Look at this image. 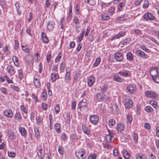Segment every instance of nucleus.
I'll return each mask as SVG.
<instances>
[{"label":"nucleus","mask_w":159,"mask_h":159,"mask_svg":"<svg viewBox=\"0 0 159 159\" xmlns=\"http://www.w3.org/2000/svg\"><path fill=\"white\" fill-rule=\"evenodd\" d=\"M82 129L83 132L85 134L89 135L90 133V131L85 125H82Z\"/></svg>","instance_id":"obj_24"},{"label":"nucleus","mask_w":159,"mask_h":159,"mask_svg":"<svg viewBox=\"0 0 159 159\" xmlns=\"http://www.w3.org/2000/svg\"><path fill=\"white\" fill-rule=\"evenodd\" d=\"M19 130L22 136H25L27 134L26 130L23 127L20 126L19 128Z\"/></svg>","instance_id":"obj_22"},{"label":"nucleus","mask_w":159,"mask_h":159,"mask_svg":"<svg viewBox=\"0 0 159 159\" xmlns=\"http://www.w3.org/2000/svg\"><path fill=\"white\" fill-rule=\"evenodd\" d=\"M63 148L62 146H59L58 149V151L59 153L61 155H63L64 154Z\"/></svg>","instance_id":"obj_52"},{"label":"nucleus","mask_w":159,"mask_h":159,"mask_svg":"<svg viewBox=\"0 0 159 159\" xmlns=\"http://www.w3.org/2000/svg\"><path fill=\"white\" fill-rule=\"evenodd\" d=\"M142 1L143 0H136L134 2V4L135 6H138L140 4Z\"/></svg>","instance_id":"obj_60"},{"label":"nucleus","mask_w":159,"mask_h":159,"mask_svg":"<svg viewBox=\"0 0 159 159\" xmlns=\"http://www.w3.org/2000/svg\"><path fill=\"white\" fill-rule=\"evenodd\" d=\"M87 100L86 99H83L80 102L78 103V107L87 106V104L86 102Z\"/></svg>","instance_id":"obj_28"},{"label":"nucleus","mask_w":159,"mask_h":159,"mask_svg":"<svg viewBox=\"0 0 159 159\" xmlns=\"http://www.w3.org/2000/svg\"><path fill=\"white\" fill-rule=\"evenodd\" d=\"M12 60L14 62V65L16 66H18L19 63H18V59L16 56L13 57Z\"/></svg>","instance_id":"obj_33"},{"label":"nucleus","mask_w":159,"mask_h":159,"mask_svg":"<svg viewBox=\"0 0 159 159\" xmlns=\"http://www.w3.org/2000/svg\"><path fill=\"white\" fill-rule=\"evenodd\" d=\"M22 50L25 51L27 53H29L30 52V49L29 48H28L26 45L23 46L21 45Z\"/></svg>","instance_id":"obj_48"},{"label":"nucleus","mask_w":159,"mask_h":159,"mask_svg":"<svg viewBox=\"0 0 159 159\" xmlns=\"http://www.w3.org/2000/svg\"><path fill=\"white\" fill-rule=\"evenodd\" d=\"M113 79L117 82H122V79L116 75H114L113 76Z\"/></svg>","instance_id":"obj_38"},{"label":"nucleus","mask_w":159,"mask_h":159,"mask_svg":"<svg viewBox=\"0 0 159 159\" xmlns=\"http://www.w3.org/2000/svg\"><path fill=\"white\" fill-rule=\"evenodd\" d=\"M15 118L18 121H20L22 119V116L18 112L16 113L14 116Z\"/></svg>","instance_id":"obj_40"},{"label":"nucleus","mask_w":159,"mask_h":159,"mask_svg":"<svg viewBox=\"0 0 159 159\" xmlns=\"http://www.w3.org/2000/svg\"><path fill=\"white\" fill-rule=\"evenodd\" d=\"M78 111H80V113H84L86 112L88 110V108L87 106H83L78 107Z\"/></svg>","instance_id":"obj_19"},{"label":"nucleus","mask_w":159,"mask_h":159,"mask_svg":"<svg viewBox=\"0 0 159 159\" xmlns=\"http://www.w3.org/2000/svg\"><path fill=\"white\" fill-rule=\"evenodd\" d=\"M101 60L100 58L98 57L96 59L95 62L93 64V66L94 67L97 66L100 64Z\"/></svg>","instance_id":"obj_43"},{"label":"nucleus","mask_w":159,"mask_h":159,"mask_svg":"<svg viewBox=\"0 0 159 159\" xmlns=\"http://www.w3.org/2000/svg\"><path fill=\"white\" fill-rule=\"evenodd\" d=\"M84 31H83L82 34H80V37L78 36L77 38L78 39V40L79 42H80L82 40L83 37L84 36Z\"/></svg>","instance_id":"obj_61"},{"label":"nucleus","mask_w":159,"mask_h":159,"mask_svg":"<svg viewBox=\"0 0 159 159\" xmlns=\"http://www.w3.org/2000/svg\"><path fill=\"white\" fill-rule=\"evenodd\" d=\"M85 151L84 149L82 148L77 152H76L75 154L77 157L79 159H84L85 158V157H84Z\"/></svg>","instance_id":"obj_6"},{"label":"nucleus","mask_w":159,"mask_h":159,"mask_svg":"<svg viewBox=\"0 0 159 159\" xmlns=\"http://www.w3.org/2000/svg\"><path fill=\"white\" fill-rule=\"evenodd\" d=\"M112 111L114 114H117L119 112V108L116 104L112 106Z\"/></svg>","instance_id":"obj_23"},{"label":"nucleus","mask_w":159,"mask_h":159,"mask_svg":"<svg viewBox=\"0 0 159 159\" xmlns=\"http://www.w3.org/2000/svg\"><path fill=\"white\" fill-rule=\"evenodd\" d=\"M127 16L124 14L119 16L117 18L118 20L120 21H124L127 18Z\"/></svg>","instance_id":"obj_29"},{"label":"nucleus","mask_w":159,"mask_h":159,"mask_svg":"<svg viewBox=\"0 0 159 159\" xmlns=\"http://www.w3.org/2000/svg\"><path fill=\"white\" fill-rule=\"evenodd\" d=\"M136 55L139 57H140L143 59H146L148 58L147 55L143 51L140 50H138L135 52Z\"/></svg>","instance_id":"obj_7"},{"label":"nucleus","mask_w":159,"mask_h":159,"mask_svg":"<svg viewBox=\"0 0 159 159\" xmlns=\"http://www.w3.org/2000/svg\"><path fill=\"white\" fill-rule=\"evenodd\" d=\"M51 80L52 82H54L55 81L59 78V76L58 74L52 73L51 75Z\"/></svg>","instance_id":"obj_18"},{"label":"nucleus","mask_w":159,"mask_h":159,"mask_svg":"<svg viewBox=\"0 0 159 159\" xmlns=\"http://www.w3.org/2000/svg\"><path fill=\"white\" fill-rule=\"evenodd\" d=\"M119 74L124 77H127L128 75V73L126 72L120 71L119 72Z\"/></svg>","instance_id":"obj_58"},{"label":"nucleus","mask_w":159,"mask_h":159,"mask_svg":"<svg viewBox=\"0 0 159 159\" xmlns=\"http://www.w3.org/2000/svg\"><path fill=\"white\" fill-rule=\"evenodd\" d=\"M150 104L152 105L155 108H157V104L156 102L153 100H151L150 101Z\"/></svg>","instance_id":"obj_39"},{"label":"nucleus","mask_w":159,"mask_h":159,"mask_svg":"<svg viewBox=\"0 0 159 159\" xmlns=\"http://www.w3.org/2000/svg\"><path fill=\"white\" fill-rule=\"evenodd\" d=\"M15 6L17 9V11L18 15H20V14L21 11L19 10L20 6L18 3H16L15 4Z\"/></svg>","instance_id":"obj_49"},{"label":"nucleus","mask_w":159,"mask_h":159,"mask_svg":"<svg viewBox=\"0 0 159 159\" xmlns=\"http://www.w3.org/2000/svg\"><path fill=\"white\" fill-rule=\"evenodd\" d=\"M42 150L40 149L39 150V152L37 153L38 157L41 159H42L44 157L43 154L41 152H42Z\"/></svg>","instance_id":"obj_50"},{"label":"nucleus","mask_w":159,"mask_h":159,"mask_svg":"<svg viewBox=\"0 0 159 159\" xmlns=\"http://www.w3.org/2000/svg\"><path fill=\"white\" fill-rule=\"evenodd\" d=\"M8 154L9 157H15V154L13 152H8Z\"/></svg>","instance_id":"obj_62"},{"label":"nucleus","mask_w":159,"mask_h":159,"mask_svg":"<svg viewBox=\"0 0 159 159\" xmlns=\"http://www.w3.org/2000/svg\"><path fill=\"white\" fill-rule=\"evenodd\" d=\"M127 121L131 124L133 120V118L132 116L130 114H128L126 116Z\"/></svg>","instance_id":"obj_44"},{"label":"nucleus","mask_w":159,"mask_h":159,"mask_svg":"<svg viewBox=\"0 0 159 159\" xmlns=\"http://www.w3.org/2000/svg\"><path fill=\"white\" fill-rule=\"evenodd\" d=\"M66 123L68 124H70V115L68 114H67L66 116Z\"/></svg>","instance_id":"obj_63"},{"label":"nucleus","mask_w":159,"mask_h":159,"mask_svg":"<svg viewBox=\"0 0 159 159\" xmlns=\"http://www.w3.org/2000/svg\"><path fill=\"white\" fill-rule=\"evenodd\" d=\"M145 95L147 97L153 99H156L158 97L157 94L151 90L146 91L145 93Z\"/></svg>","instance_id":"obj_2"},{"label":"nucleus","mask_w":159,"mask_h":159,"mask_svg":"<svg viewBox=\"0 0 159 159\" xmlns=\"http://www.w3.org/2000/svg\"><path fill=\"white\" fill-rule=\"evenodd\" d=\"M149 5V2L148 0H145L143 5V7L144 9L147 8Z\"/></svg>","instance_id":"obj_46"},{"label":"nucleus","mask_w":159,"mask_h":159,"mask_svg":"<svg viewBox=\"0 0 159 159\" xmlns=\"http://www.w3.org/2000/svg\"><path fill=\"white\" fill-rule=\"evenodd\" d=\"M125 32L124 31H120L118 34L115 35L111 39V40H114L116 39H119L120 38L123 37L125 34Z\"/></svg>","instance_id":"obj_12"},{"label":"nucleus","mask_w":159,"mask_h":159,"mask_svg":"<svg viewBox=\"0 0 159 159\" xmlns=\"http://www.w3.org/2000/svg\"><path fill=\"white\" fill-rule=\"evenodd\" d=\"M132 137L134 142L135 143H137L138 142V134L137 133H134Z\"/></svg>","instance_id":"obj_37"},{"label":"nucleus","mask_w":159,"mask_h":159,"mask_svg":"<svg viewBox=\"0 0 159 159\" xmlns=\"http://www.w3.org/2000/svg\"><path fill=\"white\" fill-rule=\"evenodd\" d=\"M150 73L153 81L156 83H159V67L152 68L150 70Z\"/></svg>","instance_id":"obj_1"},{"label":"nucleus","mask_w":159,"mask_h":159,"mask_svg":"<svg viewBox=\"0 0 159 159\" xmlns=\"http://www.w3.org/2000/svg\"><path fill=\"white\" fill-rule=\"evenodd\" d=\"M10 87L14 91L18 92L20 91V89L18 86H14L12 84L10 85Z\"/></svg>","instance_id":"obj_45"},{"label":"nucleus","mask_w":159,"mask_h":159,"mask_svg":"<svg viewBox=\"0 0 159 159\" xmlns=\"http://www.w3.org/2000/svg\"><path fill=\"white\" fill-rule=\"evenodd\" d=\"M5 77L6 78L7 82L8 84L13 83V82L12 80L10 79V78L7 75H5Z\"/></svg>","instance_id":"obj_51"},{"label":"nucleus","mask_w":159,"mask_h":159,"mask_svg":"<svg viewBox=\"0 0 159 159\" xmlns=\"http://www.w3.org/2000/svg\"><path fill=\"white\" fill-rule=\"evenodd\" d=\"M137 159H146V157L144 155H137L136 156Z\"/></svg>","instance_id":"obj_56"},{"label":"nucleus","mask_w":159,"mask_h":159,"mask_svg":"<svg viewBox=\"0 0 159 159\" xmlns=\"http://www.w3.org/2000/svg\"><path fill=\"white\" fill-rule=\"evenodd\" d=\"M33 81L34 86L36 88H38L40 87L41 85L40 81L38 78H36L35 77L34 78Z\"/></svg>","instance_id":"obj_21"},{"label":"nucleus","mask_w":159,"mask_h":159,"mask_svg":"<svg viewBox=\"0 0 159 159\" xmlns=\"http://www.w3.org/2000/svg\"><path fill=\"white\" fill-rule=\"evenodd\" d=\"M102 19L104 20H108L110 19V16H109L107 15L105 13H102L101 15Z\"/></svg>","instance_id":"obj_36"},{"label":"nucleus","mask_w":159,"mask_h":159,"mask_svg":"<svg viewBox=\"0 0 159 159\" xmlns=\"http://www.w3.org/2000/svg\"><path fill=\"white\" fill-rule=\"evenodd\" d=\"M66 74L65 76V81L66 83L68 82L70 80V70H68L67 69L66 70Z\"/></svg>","instance_id":"obj_15"},{"label":"nucleus","mask_w":159,"mask_h":159,"mask_svg":"<svg viewBox=\"0 0 159 159\" xmlns=\"http://www.w3.org/2000/svg\"><path fill=\"white\" fill-rule=\"evenodd\" d=\"M42 36L43 42L44 43H48L49 42V40L46 37L45 34L43 32L42 33Z\"/></svg>","instance_id":"obj_26"},{"label":"nucleus","mask_w":159,"mask_h":159,"mask_svg":"<svg viewBox=\"0 0 159 159\" xmlns=\"http://www.w3.org/2000/svg\"><path fill=\"white\" fill-rule=\"evenodd\" d=\"M20 109L22 111H23L25 114H27L28 113V109L24 105H21L20 106Z\"/></svg>","instance_id":"obj_41"},{"label":"nucleus","mask_w":159,"mask_h":159,"mask_svg":"<svg viewBox=\"0 0 159 159\" xmlns=\"http://www.w3.org/2000/svg\"><path fill=\"white\" fill-rule=\"evenodd\" d=\"M54 128L56 131L58 133L61 132V128L60 124L59 123H57L55 124Z\"/></svg>","instance_id":"obj_25"},{"label":"nucleus","mask_w":159,"mask_h":159,"mask_svg":"<svg viewBox=\"0 0 159 159\" xmlns=\"http://www.w3.org/2000/svg\"><path fill=\"white\" fill-rule=\"evenodd\" d=\"M115 59L119 62L122 61L123 59V53L119 52H117L115 54Z\"/></svg>","instance_id":"obj_9"},{"label":"nucleus","mask_w":159,"mask_h":159,"mask_svg":"<svg viewBox=\"0 0 159 159\" xmlns=\"http://www.w3.org/2000/svg\"><path fill=\"white\" fill-rule=\"evenodd\" d=\"M143 18L147 20H154L155 19V17L151 13L148 12L143 16Z\"/></svg>","instance_id":"obj_5"},{"label":"nucleus","mask_w":159,"mask_h":159,"mask_svg":"<svg viewBox=\"0 0 159 159\" xmlns=\"http://www.w3.org/2000/svg\"><path fill=\"white\" fill-rule=\"evenodd\" d=\"M133 104L132 101L131 99H129L125 103H124L125 107L126 108H129L131 107Z\"/></svg>","instance_id":"obj_16"},{"label":"nucleus","mask_w":159,"mask_h":159,"mask_svg":"<svg viewBox=\"0 0 159 159\" xmlns=\"http://www.w3.org/2000/svg\"><path fill=\"white\" fill-rule=\"evenodd\" d=\"M108 123L109 125L113 126L115 124V121L113 119H111L109 120Z\"/></svg>","instance_id":"obj_54"},{"label":"nucleus","mask_w":159,"mask_h":159,"mask_svg":"<svg viewBox=\"0 0 159 159\" xmlns=\"http://www.w3.org/2000/svg\"><path fill=\"white\" fill-rule=\"evenodd\" d=\"M96 98L99 101H103L105 100L106 96L103 93H98L96 95Z\"/></svg>","instance_id":"obj_10"},{"label":"nucleus","mask_w":159,"mask_h":159,"mask_svg":"<svg viewBox=\"0 0 159 159\" xmlns=\"http://www.w3.org/2000/svg\"><path fill=\"white\" fill-rule=\"evenodd\" d=\"M124 6V4L122 2L120 3L117 6L118 9L120 11L122 10V8Z\"/></svg>","instance_id":"obj_57"},{"label":"nucleus","mask_w":159,"mask_h":159,"mask_svg":"<svg viewBox=\"0 0 159 159\" xmlns=\"http://www.w3.org/2000/svg\"><path fill=\"white\" fill-rule=\"evenodd\" d=\"M123 155L124 158L126 159H129L130 157V155L127 150L125 149L123 152Z\"/></svg>","instance_id":"obj_31"},{"label":"nucleus","mask_w":159,"mask_h":159,"mask_svg":"<svg viewBox=\"0 0 159 159\" xmlns=\"http://www.w3.org/2000/svg\"><path fill=\"white\" fill-rule=\"evenodd\" d=\"M0 90L2 93L5 94H7V89L5 87H2L0 88Z\"/></svg>","instance_id":"obj_55"},{"label":"nucleus","mask_w":159,"mask_h":159,"mask_svg":"<svg viewBox=\"0 0 159 159\" xmlns=\"http://www.w3.org/2000/svg\"><path fill=\"white\" fill-rule=\"evenodd\" d=\"M54 22L52 21H49L48 22L47 28L48 30L52 31L54 28Z\"/></svg>","instance_id":"obj_17"},{"label":"nucleus","mask_w":159,"mask_h":159,"mask_svg":"<svg viewBox=\"0 0 159 159\" xmlns=\"http://www.w3.org/2000/svg\"><path fill=\"white\" fill-rule=\"evenodd\" d=\"M7 71L11 75H14L16 72V70L14 67L11 65H9L7 68Z\"/></svg>","instance_id":"obj_11"},{"label":"nucleus","mask_w":159,"mask_h":159,"mask_svg":"<svg viewBox=\"0 0 159 159\" xmlns=\"http://www.w3.org/2000/svg\"><path fill=\"white\" fill-rule=\"evenodd\" d=\"M18 73L19 75V79L20 80H22L23 77V72L22 70L20 69L18 70Z\"/></svg>","instance_id":"obj_35"},{"label":"nucleus","mask_w":159,"mask_h":159,"mask_svg":"<svg viewBox=\"0 0 159 159\" xmlns=\"http://www.w3.org/2000/svg\"><path fill=\"white\" fill-rule=\"evenodd\" d=\"M97 156L94 153L90 155L88 157V159H96Z\"/></svg>","instance_id":"obj_64"},{"label":"nucleus","mask_w":159,"mask_h":159,"mask_svg":"<svg viewBox=\"0 0 159 159\" xmlns=\"http://www.w3.org/2000/svg\"><path fill=\"white\" fill-rule=\"evenodd\" d=\"M134 34L137 36H141L142 34V32L141 30L139 29H134L133 30Z\"/></svg>","instance_id":"obj_27"},{"label":"nucleus","mask_w":159,"mask_h":159,"mask_svg":"<svg viewBox=\"0 0 159 159\" xmlns=\"http://www.w3.org/2000/svg\"><path fill=\"white\" fill-rule=\"evenodd\" d=\"M127 59L129 61H132L134 59L133 55L131 52H128L126 54Z\"/></svg>","instance_id":"obj_32"},{"label":"nucleus","mask_w":159,"mask_h":159,"mask_svg":"<svg viewBox=\"0 0 159 159\" xmlns=\"http://www.w3.org/2000/svg\"><path fill=\"white\" fill-rule=\"evenodd\" d=\"M136 87L134 85L128 84L126 87V89L130 93H134L136 90Z\"/></svg>","instance_id":"obj_3"},{"label":"nucleus","mask_w":159,"mask_h":159,"mask_svg":"<svg viewBox=\"0 0 159 159\" xmlns=\"http://www.w3.org/2000/svg\"><path fill=\"white\" fill-rule=\"evenodd\" d=\"M108 89V86L107 85L105 84L102 86L101 88V90L102 92H106Z\"/></svg>","instance_id":"obj_47"},{"label":"nucleus","mask_w":159,"mask_h":159,"mask_svg":"<svg viewBox=\"0 0 159 159\" xmlns=\"http://www.w3.org/2000/svg\"><path fill=\"white\" fill-rule=\"evenodd\" d=\"M144 110L148 113H152L154 111L153 108L149 106H147L145 108Z\"/></svg>","instance_id":"obj_30"},{"label":"nucleus","mask_w":159,"mask_h":159,"mask_svg":"<svg viewBox=\"0 0 159 159\" xmlns=\"http://www.w3.org/2000/svg\"><path fill=\"white\" fill-rule=\"evenodd\" d=\"M34 132H35V136L37 139L40 137V133L38 128H34Z\"/></svg>","instance_id":"obj_34"},{"label":"nucleus","mask_w":159,"mask_h":159,"mask_svg":"<svg viewBox=\"0 0 159 159\" xmlns=\"http://www.w3.org/2000/svg\"><path fill=\"white\" fill-rule=\"evenodd\" d=\"M115 135L114 133L109 132V134L106 135V140L109 142H111L112 139L114 137Z\"/></svg>","instance_id":"obj_14"},{"label":"nucleus","mask_w":159,"mask_h":159,"mask_svg":"<svg viewBox=\"0 0 159 159\" xmlns=\"http://www.w3.org/2000/svg\"><path fill=\"white\" fill-rule=\"evenodd\" d=\"M95 82V78L92 76H90L87 80V83L89 87H91Z\"/></svg>","instance_id":"obj_13"},{"label":"nucleus","mask_w":159,"mask_h":159,"mask_svg":"<svg viewBox=\"0 0 159 159\" xmlns=\"http://www.w3.org/2000/svg\"><path fill=\"white\" fill-rule=\"evenodd\" d=\"M62 56V53L61 52H60L59 54L57 57L56 58L55 61L57 62L59 61L61 59Z\"/></svg>","instance_id":"obj_53"},{"label":"nucleus","mask_w":159,"mask_h":159,"mask_svg":"<svg viewBox=\"0 0 159 159\" xmlns=\"http://www.w3.org/2000/svg\"><path fill=\"white\" fill-rule=\"evenodd\" d=\"M125 124L121 123L119 124L117 126V130L118 132H121L124 130Z\"/></svg>","instance_id":"obj_20"},{"label":"nucleus","mask_w":159,"mask_h":159,"mask_svg":"<svg viewBox=\"0 0 159 159\" xmlns=\"http://www.w3.org/2000/svg\"><path fill=\"white\" fill-rule=\"evenodd\" d=\"M80 7L78 3H76L75 6V13L76 15H78L80 14Z\"/></svg>","instance_id":"obj_42"},{"label":"nucleus","mask_w":159,"mask_h":159,"mask_svg":"<svg viewBox=\"0 0 159 159\" xmlns=\"http://www.w3.org/2000/svg\"><path fill=\"white\" fill-rule=\"evenodd\" d=\"M55 111L57 114L60 111V107L58 104H57L55 107Z\"/></svg>","instance_id":"obj_59"},{"label":"nucleus","mask_w":159,"mask_h":159,"mask_svg":"<svg viewBox=\"0 0 159 159\" xmlns=\"http://www.w3.org/2000/svg\"><path fill=\"white\" fill-rule=\"evenodd\" d=\"M4 116L9 118H11L13 117V113L12 110L6 109L4 111Z\"/></svg>","instance_id":"obj_8"},{"label":"nucleus","mask_w":159,"mask_h":159,"mask_svg":"<svg viewBox=\"0 0 159 159\" xmlns=\"http://www.w3.org/2000/svg\"><path fill=\"white\" fill-rule=\"evenodd\" d=\"M89 120L90 123L96 125L98 122V117L97 115H92L90 117Z\"/></svg>","instance_id":"obj_4"}]
</instances>
